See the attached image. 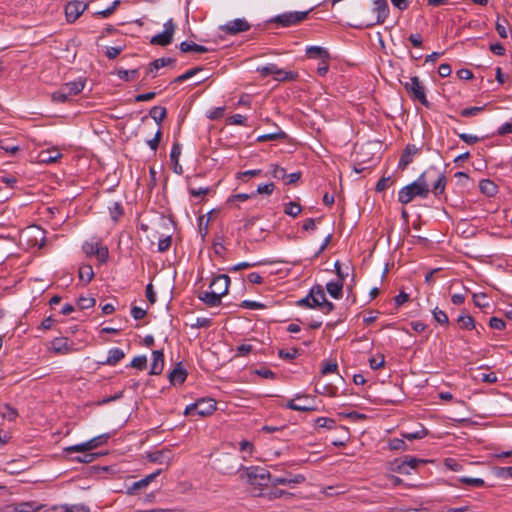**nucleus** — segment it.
Instances as JSON below:
<instances>
[{
    "mask_svg": "<svg viewBox=\"0 0 512 512\" xmlns=\"http://www.w3.org/2000/svg\"><path fill=\"white\" fill-rule=\"evenodd\" d=\"M434 179L432 191L435 196H438L445 191L446 176L444 172L436 167H430L424 171L412 183L406 185L398 192V200L400 203L406 205L410 203L415 197L426 198L430 192L429 181Z\"/></svg>",
    "mask_w": 512,
    "mask_h": 512,
    "instance_id": "1",
    "label": "nucleus"
},
{
    "mask_svg": "<svg viewBox=\"0 0 512 512\" xmlns=\"http://www.w3.org/2000/svg\"><path fill=\"white\" fill-rule=\"evenodd\" d=\"M248 482L254 486L255 489L265 491L270 484L271 476L267 469L262 467H250L246 470Z\"/></svg>",
    "mask_w": 512,
    "mask_h": 512,
    "instance_id": "2",
    "label": "nucleus"
},
{
    "mask_svg": "<svg viewBox=\"0 0 512 512\" xmlns=\"http://www.w3.org/2000/svg\"><path fill=\"white\" fill-rule=\"evenodd\" d=\"M216 410V402L211 398H202L195 403L187 406L184 411L185 416L192 415L196 412L200 416H209Z\"/></svg>",
    "mask_w": 512,
    "mask_h": 512,
    "instance_id": "3",
    "label": "nucleus"
},
{
    "mask_svg": "<svg viewBox=\"0 0 512 512\" xmlns=\"http://www.w3.org/2000/svg\"><path fill=\"white\" fill-rule=\"evenodd\" d=\"M404 87L413 100H417L422 105L429 107L430 104L426 98L425 87L417 76L411 77L410 80L404 84Z\"/></svg>",
    "mask_w": 512,
    "mask_h": 512,
    "instance_id": "4",
    "label": "nucleus"
},
{
    "mask_svg": "<svg viewBox=\"0 0 512 512\" xmlns=\"http://www.w3.org/2000/svg\"><path fill=\"white\" fill-rule=\"evenodd\" d=\"M312 306L318 307L324 313L328 314L334 309V304L326 299L323 287L315 285L310 290Z\"/></svg>",
    "mask_w": 512,
    "mask_h": 512,
    "instance_id": "5",
    "label": "nucleus"
},
{
    "mask_svg": "<svg viewBox=\"0 0 512 512\" xmlns=\"http://www.w3.org/2000/svg\"><path fill=\"white\" fill-rule=\"evenodd\" d=\"M307 15L308 11L288 12L275 16L272 21L280 26L289 27L302 22L307 17Z\"/></svg>",
    "mask_w": 512,
    "mask_h": 512,
    "instance_id": "6",
    "label": "nucleus"
},
{
    "mask_svg": "<svg viewBox=\"0 0 512 512\" xmlns=\"http://www.w3.org/2000/svg\"><path fill=\"white\" fill-rule=\"evenodd\" d=\"M83 251L87 256H96L100 263H105L108 259V248L102 246L100 242H85Z\"/></svg>",
    "mask_w": 512,
    "mask_h": 512,
    "instance_id": "7",
    "label": "nucleus"
},
{
    "mask_svg": "<svg viewBox=\"0 0 512 512\" xmlns=\"http://www.w3.org/2000/svg\"><path fill=\"white\" fill-rule=\"evenodd\" d=\"M374 11L376 12V18L374 20H367L365 22L366 27H372L374 25L383 24L389 15V6L386 0H375Z\"/></svg>",
    "mask_w": 512,
    "mask_h": 512,
    "instance_id": "8",
    "label": "nucleus"
},
{
    "mask_svg": "<svg viewBox=\"0 0 512 512\" xmlns=\"http://www.w3.org/2000/svg\"><path fill=\"white\" fill-rule=\"evenodd\" d=\"M175 24L172 19H169L164 24V31L152 37L151 43L159 46H167L173 40V34L175 31Z\"/></svg>",
    "mask_w": 512,
    "mask_h": 512,
    "instance_id": "9",
    "label": "nucleus"
},
{
    "mask_svg": "<svg viewBox=\"0 0 512 512\" xmlns=\"http://www.w3.org/2000/svg\"><path fill=\"white\" fill-rule=\"evenodd\" d=\"M87 7L88 4L83 1L74 0L68 2L65 6V15L67 21L70 23L75 22L87 9Z\"/></svg>",
    "mask_w": 512,
    "mask_h": 512,
    "instance_id": "10",
    "label": "nucleus"
},
{
    "mask_svg": "<svg viewBox=\"0 0 512 512\" xmlns=\"http://www.w3.org/2000/svg\"><path fill=\"white\" fill-rule=\"evenodd\" d=\"M250 24L245 19L237 18L220 26V30L228 35H236L248 31Z\"/></svg>",
    "mask_w": 512,
    "mask_h": 512,
    "instance_id": "11",
    "label": "nucleus"
},
{
    "mask_svg": "<svg viewBox=\"0 0 512 512\" xmlns=\"http://www.w3.org/2000/svg\"><path fill=\"white\" fill-rule=\"evenodd\" d=\"M310 399V396L308 395H298L294 399H291L287 402L286 407L295 410V411H302V412H308V411H314L316 410V407L312 405L311 403H308Z\"/></svg>",
    "mask_w": 512,
    "mask_h": 512,
    "instance_id": "12",
    "label": "nucleus"
},
{
    "mask_svg": "<svg viewBox=\"0 0 512 512\" xmlns=\"http://www.w3.org/2000/svg\"><path fill=\"white\" fill-rule=\"evenodd\" d=\"M230 285V278L226 274H219L213 278L209 289L219 293V296L223 297L228 293Z\"/></svg>",
    "mask_w": 512,
    "mask_h": 512,
    "instance_id": "13",
    "label": "nucleus"
},
{
    "mask_svg": "<svg viewBox=\"0 0 512 512\" xmlns=\"http://www.w3.org/2000/svg\"><path fill=\"white\" fill-rule=\"evenodd\" d=\"M147 459L153 463L170 465L172 460V452L170 449H162L147 454Z\"/></svg>",
    "mask_w": 512,
    "mask_h": 512,
    "instance_id": "14",
    "label": "nucleus"
},
{
    "mask_svg": "<svg viewBox=\"0 0 512 512\" xmlns=\"http://www.w3.org/2000/svg\"><path fill=\"white\" fill-rule=\"evenodd\" d=\"M397 463V466L394 468L395 471L401 474H409L411 469H416L419 464H424L425 461L422 459H418L415 457H406L401 463Z\"/></svg>",
    "mask_w": 512,
    "mask_h": 512,
    "instance_id": "15",
    "label": "nucleus"
},
{
    "mask_svg": "<svg viewBox=\"0 0 512 512\" xmlns=\"http://www.w3.org/2000/svg\"><path fill=\"white\" fill-rule=\"evenodd\" d=\"M42 505L36 502H22L18 504L7 505L4 512H38Z\"/></svg>",
    "mask_w": 512,
    "mask_h": 512,
    "instance_id": "16",
    "label": "nucleus"
},
{
    "mask_svg": "<svg viewBox=\"0 0 512 512\" xmlns=\"http://www.w3.org/2000/svg\"><path fill=\"white\" fill-rule=\"evenodd\" d=\"M51 350L55 354L65 355L72 352V347L65 337H57L51 341Z\"/></svg>",
    "mask_w": 512,
    "mask_h": 512,
    "instance_id": "17",
    "label": "nucleus"
},
{
    "mask_svg": "<svg viewBox=\"0 0 512 512\" xmlns=\"http://www.w3.org/2000/svg\"><path fill=\"white\" fill-rule=\"evenodd\" d=\"M161 471L162 470L159 469L156 472L147 475L145 478L134 482L132 486L127 489V494L133 495L136 491L146 488L161 473Z\"/></svg>",
    "mask_w": 512,
    "mask_h": 512,
    "instance_id": "18",
    "label": "nucleus"
},
{
    "mask_svg": "<svg viewBox=\"0 0 512 512\" xmlns=\"http://www.w3.org/2000/svg\"><path fill=\"white\" fill-rule=\"evenodd\" d=\"M164 369V354L162 350L152 352L151 375H159Z\"/></svg>",
    "mask_w": 512,
    "mask_h": 512,
    "instance_id": "19",
    "label": "nucleus"
},
{
    "mask_svg": "<svg viewBox=\"0 0 512 512\" xmlns=\"http://www.w3.org/2000/svg\"><path fill=\"white\" fill-rule=\"evenodd\" d=\"M265 491L261 490L260 492H254V496L256 497H264V498H267L268 500H274V499H277V498H281L283 496H290L291 493L285 491V490H282V489H278L276 488V486H273V488H268L267 489H264Z\"/></svg>",
    "mask_w": 512,
    "mask_h": 512,
    "instance_id": "20",
    "label": "nucleus"
},
{
    "mask_svg": "<svg viewBox=\"0 0 512 512\" xmlns=\"http://www.w3.org/2000/svg\"><path fill=\"white\" fill-rule=\"evenodd\" d=\"M418 151L419 149L415 145L408 144L400 158L398 167L404 170L412 162L413 156L416 155Z\"/></svg>",
    "mask_w": 512,
    "mask_h": 512,
    "instance_id": "21",
    "label": "nucleus"
},
{
    "mask_svg": "<svg viewBox=\"0 0 512 512\" xmlns=\"http://www.w3.org/2000/svg\"><path fill=\"white\" fill-rule=\"evenodd\" d=\"M272 75H274V79L276 81L280 82L295 81L298 78L297 72L286 71L279 68L276 64H274V71L272 72Z\"/></svg>",
    "mask_w": 512,
    "mask_h": 512,
    "instance_id": "22",
    "label": "nucleus"
},
{
    "mask_svg": "<svg viewBox=\"0 0 512 512\" xmlns=\"http://www.w3.org/2000/svg\"><path fill=\"white\" fill-rule=\"evenodd\" d=\"M221 298L222 297L219 296V293L212 291L211 289L199 295V299L210 307L219 306L221 304Z\"/></svg>",
    "mask_w": 512,
    "mask_h": 512,
    "instance_id": "23",
    "label": "nucleus"
},
{
    "mask_svg": "<svg viewBox=\"0 0 512 512\" xmlns=\"http://www.w3.org/2000/svg\"><path fill=\"white\" fill-rule=\"evenodd\" d=\"M181 155V145L179 143H174L170 153V159L174 165L173 170L176 174L181 175L183 173V168L179 164V157Z\"/></svg>",
    "mask_w": 512,
    "mask_h": 512,
    "instance_id": "24",
    "label": "nucleus"
},
{
    "mask_svg": "<svg viewBox=\"0 0 512 512\" xmlns=\"http://www.w3.org/2000/svg\"><path fill=\"white\" fill-rule=\"evenodd\" d=\"M187 377L186 370L182 367L181 363H178L175 368L169 373V380L172 384H182Z\"/></svg>",
    "mask_w": 512,
    "mask_h": 512,
    "instance_id": "25",
    "label": "nucleus"
},
{
    "mask_svg": "<svg viewBox=\"0 0 512 512\" xmlns=\"http://www.w3.org/2000/svg\"><path fill=\"white\" fill-rule=\"evenodd\" d=\"M125 356V353L120 348H113L108 351V356L105 361L100 362L103 365H115L120 362Z\"/></svg>",
    "mask_w": 512,
    "mask_h": 512,
    "instance_id": "26",
    "label": "nucleus"
},
{
    "mask_svg": "<svg viewBox=\"0 0 512 512\" xmlns=\"http://www.w3.org/2000/svg\"><path fill=\"white\" fill-rule=\"evenodd\" d=\"M61 89L70 97L79 94L84 89L82 80L65 83Z\"/></svg>",
    "mask_w": 512,
    "mask_h": 512,
    "instance_id": "27",
    "label": "nucleus"
},
{
    "mask_svg": "<svg viewBox=\"0 0 512 512\" xmlns=\"http://www.w3.org/2000/svg\"><path fill=\"white\" fill-rule=\"evenodd\" d=\"M305 481V477L301 474L296 475L293 478L286 477H275L271 478L270 483L272 486L286 485V484H300Z\"/></svg>",
    "mask_w": 512,
    "mask_h": 512,
    "instance_id": "28",
    "label": "nucleus"
},
{
    "mask_svg": "<svg viewBox=\"0 0 512 512\" xmlns=\"http://www.w3.org/2000/svg\"><path fill=\"white\" fill-rule=\"evenodd\" d=\"M287 138V134L277 127V130L272 133L263 134L257 137L258 142H266L273 140H284Z\"/></svg>",
    "mask_w": 512,
    "mask_h": 512,
    "instance_id": "29",
    "label": "nucleus"
},
{
    "mask_svg": "<svg viewBox=\"0 0 512 512\" xmlns=\"http://www.w3.org/2000/svg\"><path fill=\"white\" fill-rule=\"evenodd\" d=\"M61 153L56 150H46L40 152L38 158L41 163H53L56 162L60 157Z\"/></svg>",
    "mask_w": 512,
    "mask_h": 512,
    "instance_id": "30",
    "label": "nucleus"
},
{
    "mask_svg": "<svg viewBox=\"0 0 512 512\" xmlns=\"http://www.w3.org/2000/svg\"><path fill=\"white\" fill-rule=\"evenodd\" d=\"M479 188L480 191L487 196H494L497 193L496 184L489 179L481 180L479 183Z\"/></svg>",
    "mask_w": 512,
    "mask_h": 512,
    "instance_id": "31",
    "label": "nucleus"
},
{
    "mask_svg": "<svg viewBox=\"0 0 512 512\" xmlns=\"http://www.w3.org/2000/svg\"><path fill=\"white\" fill-rule=\"evenodd\" d=\"M326 289L331 297L340 299L342 297L343 283L342 281L329 282L326 285Z\"/></svg>",
    "mask_w": 512,
    "mask_h": 512,
    "instance_id": "32",
    "label": "nucleus"
},
{
    "mask_svg": "<svg viewBox=\"0 0 512 512\" xmlns=\"http://www.w3.org/2000/svg\"><path fill=\"white\" fill-rule=\"evenodd\" d=\"M180 50L184 53H188V52H198V53H206L208 52V48L205 47V46H202V45H199V44H196V43H189V42H182L180 44Z\"/></svg>",
    "mask_w": 512,
    "mask_h": 512,
    "instance_id": "33",
    "label": "nucleus"
},
{
    "mask_svg": "<svg viewBox=\"0 0 512 512\" xmlns=\"http://www.w3.org/2000/svg\"><path fill=\"white\" fill-rule=\"evenodd\" d=\"M306 53L308 56L314 58L327 59L329 57V53L327 52V50L319 46L307 47Z\"/></svg>",
    "mask_w": 512,
    "mask_h": 512,
    "instance_id": "34",
    "label": "nucleus"
},
{
    "mask_svg": "<svg viewBox=\"0 0 512 512\" xmlns=\"http://www.w3.org/2000/svg\"><path fill=\"white\" fill-rule=\"evenodd\" d=\"M149 114L160 125L167 115V110L165 107L154 106L150 109Z\"/></svg>",
    "mask_w": 512,
    "mask_h": 512,
    "instance_id": "35",
    "label": "nucleus"
},
{
    "mask_svg": "<svg viewBox=\"0 0 512 512\" xmlns=\"http://www.w3.org/2000/svg\"><path fill=\"white\" fill-rule=\"evenodd\" d=\"M94 277V271L91 265H82L79 268V279L85 283H89Z\"/></svg>",
    "mask_w": 512,
    "mask_h": 512,
    "instance_id": "36",
    "label": "nucleus"
},
{
    "mask_svg": "<svg viewBox=\"0 0 512 512\" xmlns=\"http://www.w3.org/2000/svg\"><path fill=\"white\" fill-rule=\"evenodd\" d=\"M109 437H110V434H108V433L101 434V435L94 437V438L90 439L89 441H87V445H88V447H90L91 450L96 449V448L100 447L101 445L105 444L107 442V440L109 439Z\"/></svg>",
    "mask_w": 512,
    "mask_h": 512,
    "instance_id": "37",
    "label": "nucleus"
},
{
    "mask_svg": "<svg viewBox=\"0 0 512 512\" xmlns=\"http://www.w3.org/2000/svg\"><path fill=\"white\" fill-rule=\"evenodd\" d=\"M301 211V205L299 203L292 201L287 203L284 207V213L292 217H297L301 213Z\"/></svg>",
    "mask_w": 512,
    "mask_h": 512,
    "instance_id": "38",
    "label": "nucleus"
},
{
    "mask_svg": "<svg viewBox=\"0 0 512 512\" xmlns=\"http://www.w3.org/2000/svg\"><path fill=\"white\" fill-rule=\"evenodd\" d=\"M175 61L174 58L170 57L156 59L150 64V70H158L162 67L173 65Z\"/></svg>",
    "mask_w": 512,
    "mask_h": 512,
    "instance_id": "39",
    "label": "nucleus"
},
{
    "mask_svg": "<svg viewBox=\"0 0 512 512\" xmlns=\"http://www.w3.org/2000/svg\"><path fill=\"white\" fill-rule=\"evenodd\" d=\"M457 321L463 329L472 330L475 327V321L470 315H461Z\"/></svg>",
    "mask_w": 512,
    "mask_h": 512,
    "instance_id": "40",
    "label": "nucleus"
},
{
    "mask_svg": "<svg viewBox=\"0 0 512 512\" xmlns=\"http://www.w3.org/2000/svg\"><path fill=\"white\" fill-rule=\"evenodd\" d=\"M388 447L391 450H407L408 446L406 445L404 438H393L388 442Z\"/></svg>",
    "mask_w": 512,
    "mask_h": 512,
    "instance_id": "41",
    "label": "nucleus"
},
{
    "mask_svg": "<svg viewBox=\"0 0 512 512\" xmlns=\"http://www.w3.org/2000/svg\"><path fill=\"white\" fill-rule=\"evenodd\" d=\"M96 303V300L93 297L80 296L78 298L77 304L81 310L92 308Z\"/></svg>",
    "mask_w": 512,
    "mask_h": 512,
    "instance_id": "42",
    "label": "nucleus"
},
{
    "mask_svg": "<svg viewBox=\"0 0 512 512\" xmlns=\"http://www.w3.org/2000/svg\"><path fill=\"white\" fill-rule=\"evenodd\" d=\"M317 428H327V429H333L336 426V422L334 419L327 418V417H319L315 421Z\"/></svg>",
    "mask_w": 512,
    "mask_h": 512,
    "instance_id": "43",
    "label": "nucleus"
},
{
    "mask_svg": "<svg viewBox=\"0 0 512 512\" xmlns=\"http://www.w3.org/2000/svg\"><path fill=\"white\" fill-rule=\"evenodd\" d=\"M460 483L472 487H483L485 482L481 478H473V477H461L459 478Z\"/></svg>",
    "mask_w": 512,
    "mask_h": 512,
    "instance_id": "44",
    "label": "nucleus"
},
{
    "mask_svg": "<svg viewBox=\"0 0 512 512\" xmlns=\"http://www.w3.org/2000/svg\"><path fill=\"white\" fill-rule=\"evenodd\" d=\"M428 434L425 428H421L415 432L402 433L401 436L407 440L422 439Z\"/></svg>",
    "mask_w": 512,
    "mask_h": 512,
    "instance_id": "45",
    "label": "nucleus"
},
{
    "mask_svg": "<svg viewBox=\"0 0 512 512\" xmlns=\"http://www.w3.org/2000/svg\"><path fill=\"white\" fill-rule=\"evenodd\" d=\"M298 355H299V350L297 348H291L290 350L280 349L278 351V356L284 360L295 359Z\"/></svg>",
    "mask_w": 512,
    "mask_h": 512,
    "instance_id": "46",
    "label": "nucleus"
},
{
    "mask_svg": "<svg viewBox=\"0 0 512 512\" xmlns=\"http://www.w3.org/2000/svg\"><path fill=\"white\" fill-rule=\"evenodd\" d=\"M203 68L202 67H195V68H192L188 71H186L184 74L176 77L173 82L175 83H180V82H183L187 79H190L191 77H193L194 75H196L198 72L202 71Z\"/></svg>",
    "mask_w": 512,
    "mask_h": 512,
    "instance_id": "47",
    "label": "nucleus"
},
{
    "mask_svg": "<svg viewBox=\"0 0 512 512\" xmlns=\"http://www.w3.org/2000/svg\"><path fill=\"white\" fill-rule=\"evenodd\" d=\"M90 447H88L87 445V442H84V443H81V444H76V445H73V446H69V447H66L64 449V451L67 453V454H70V453H74V452H88L90 451Z\"/></svg>",
    "mask_w": 512,
    "mask_h": 512,
    "instance_id": "48",
    "label": "nucleus"
},
{
    "mask_svg": "<svg viewBox=\"0 0 512 512\" xmlns=\"http://www.w3.org/2000/svg\"><path fill=\"white\" fill-rule=\"evenodd\" d=\"M271 168H272V170H271L272 177L286 181L287 174H286V170L284 168L278 166L277 164H272Z\"/></svg>",
    "mask_w": 512,
    "mask_h": 512,
    "instance_id": "49",
    "label": "nucleus"
},
{
    "mask_svg": "<svg viewBox=\"0 0 512 512\" xmlns=\"http://www.w3.org/2000/svg\"><path fill=\"white\" fill-rule=\"evenodd\" d=\"M119 4H120V1L119 0H115V1L112 2V4L108 8H106L104 10H101V11H98L95 14L98 15V16H101L103 18H107V17H109L110 15H112L114 13V11L119 6Z\"/></svg>",
    "mask_w": 512,
    "mask_h": 512,
    "instance_id": "50",
    "label": "nucleus"
},
{
    "mask_svg": "<svg viewBox=\"0 0 512 512\" xmlns=\"http://www.w3.org/2000/svg\"><path fill=\"white\" fill-rule=\"evenodd\" d=\"M433 316L435 320L441 325H447L449 323L447 314L438 308L434 309Z\"/></svg>",
    "mask_w": 512,
    "mask_h": 512,
    "instance_id": "51",
    "label": "nucleus"
},
{
    "mask_svg": "<svg viewBox=\"0 0 512 512\" xmlns=\"http://www.w3.org/2000/svg\"><path fill=\"white\" fill-rule=\"evenodd\" d=\"M137 73H138L137 69H133V70L119 69L117 71V75L119 76V78L124 81H129V80L133 79L137 75Z\"/></svg>",
    "mask_w": 512,
    "mask_h": 512,
    "instance_id": "52",
    "label": "nucleus"
},
{
    "mask_svg": "<svg viewBox=\"0 0 512 512\" xmlns=\"http://www.w3.org/2000/svg\"><path fill=\"white\" fill-rule=\"evenodd\" d=\"M147 366V359L145 356L134 357L131 361V367L143 370Z\"/></svg>",
    "mask_w": 512,
    "mask_h": 512,
    "instance_id": "53",
    "label": "nucleus"
},
{
    "mask_svg": "<svg viewBox=\"0 0 512 512\" xmlns=\"http://www.w3.org/2000/svg\"><path fill=\"white\" fill-rule=\"evenodd\" d=\"M52 101L55 103H65L69 96L60 88L58 91L52 93Z\"/></svg>",
    "mask_w": 512,
    "mask_h": 512,
    "instance_id": "54",
    "label": "nucleus"
},
{
    "mask_svg": "<svg viewBox=\"0 0 512 512\" xmlns=\"http://www.w3.org/2000/svg\"><path fill=\"white\" fill-rule=\"evenodd\" d=\"M5 411L3 412V417L8 419L9 421H13L18 416V412L15 408L10 406L9 404L4 405Z\"/></svg>",
    "mask_w": 512,
    "mask_h": 512,
    "instance_id": "55",
    "label": "nucleus"
},
{
    "mask_svg": "<svg viewBox=\"0 0 512 512\" xmlns=\"http://www.w3.org/2000/svg\"><path fill=\"white\" fill-rule=\"evenodd\" d=\"M110 209L111 217L114 221H117L118 218L123 214V208L120 203L115 202Z\"/></svg>",
    "mask_w": 512,
    "mask_h": 512,
    "instance_id": "56",
    "label": "nucleus"
},
{
    "mask_svg": "<svg viewBox=\"0 0 512 512\" xmlns=\"http://www.w3.org/2000/svg\"><path fill=\"white\" fill-rule=\"evenodd\" d=\"M483 110H484V106H481V107H478V106L469 107V108L463 109L461 111V115L463 117L475 116V115L479 114L480 112H482Z\"/></svg>",
    "mask_w": 512,
    "mask_h": 512,
    "instance_id": "57",
    "label": "nucleus"
},
{
    "mask_svg": "<svg viewBox=\"0 0 512 512\" xmlns=\"http://www.w3.org/2000/svg\"><path fill=\"white\" fill-rule=\"evenodd\" d=\"M489 326L492 329L503 330L506 327V324L503 319L498 318V317H492L489 320Z\"/></svg>",
    "mask_w": 512,
    "mask_h": 512,
    "instance_id": "58",
    "label": "nucleus"
},
{
    "mask_svg": "<svg viewBox=\"0 0 512 512\" xmlns=\"http://www.w3.org/2000/svg\"><path fill=\"white\" fill-rule=\"evenodd\" d=\"M457 135L462 141L469 145L475 144L480 141V138L475 135H470L466 133H457Z\"/></svg>",
    "mask_w": 512,
    "mask_h": 512,
    "instance_id": "59",
    "label": "nucleus"
},
{
    "mask_svg": "<svg viewBox=\"0 0 512 512\" xmlns=\"http://www.w3.org/2000/svg\"><path fill=\"white\" fill-rule=\"evenodd\" d=\"M162 137V132L160 129L155 133L154 137L151 140L147 141L148 146L151 148V150L156 151L159 145V142Z\"/></svg>",
    "mask_w": 512,
    "mask_h": 512,
    "instance_id": "60",
    "label": "nucleus"
},
{
    "mask_svg": "<svg viewBox=\"0 0 512 512\" xmlns=\"http://www.w3.org/2000/svg\"><path fill=\"white\" fill-rule=\"evenodd\" d=\"M241 307L243 308H248V309H253V310H257V309H263L265 308V305L260 303V302H256V301H250V300H244L242 303H241Z\"/></svg>",
    "mask_w": 512,
    "mask_h": 512,
    "instance_id": "61",
    "label": "nucleus"
},
{
    "mask_svg": "<svg viewBox=\"0 0 512 512\" xmlns=\"http://www.w3.org/2000/svg\"><path fill=\"white\" fill-rule=\"evenodd\" d=\"M171 236H166L159 240L158 242V251L159 252H165L169 249L171 245Z\"/></svg>",
    "mask_w": 512,
    "mask_h": 512,
    "instance_id": "62",
    "label": "nucleus"
},
{
    "mask_svg": "<svg viewBox=\"0 0 512 512\" xmlns=\"http://www.w3.org/2000/svg\"><path fill=\"white\" fill-rule=\"evenodd\" d=\"M496 475L500 478H512V467H499L496 470Z\"/></svg>",
    "mask_w": 512,
    "mask_h": 512,
    "instance_id": "63",
    "label": "nucleus"
},
{
    "mask_svg": "<svg viewBox=\"0 0 512 512\" xmlns=\"http://www.w3.org/2000/svg\"><path fill=\"white\" fill-rule=\"evenodd\" d=\"M65 512H90L89 507L78 504V505H72V506H66Z\"/></svg>",
    "mask_w": 512,
    "mask_h": 512,
    "instance_id": "64",
    "label": "nucleus"
}]
</instances>
